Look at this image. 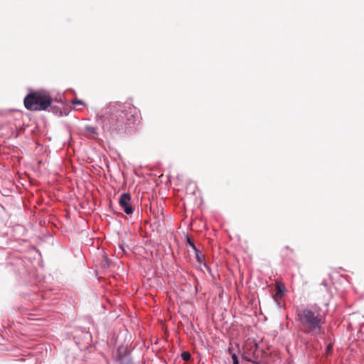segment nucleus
<instances>
[{
	"instance_id": "nucleus-10",
	"label": "nucleus",
	"mask_w": 364,
	"mask_h": 364,
	"mask_svg": "<svg viewBox=\"0 0 364 364\" xmlns=\"http://www.w3.org/2000/svg\"><path fill=\"white\" fill-rule=\"evenodd\" d=\"M73 104H74V105H82V104H83V102H82V100H80L75 99V100H74L73 101Z\"/></svg>"
},
{
	"instance_id": "nucleus-5",
	"label": "nucleus",
	"mask_w": 364,
	"mask_h": 364,
	"mask_svg": "<svg viewBox=\"0 0 364 364\" xmlns=\"http://www.w3.org/2000/svg\"><path fill=\"white\" fill-rule=\"evenodd\" d=\"M132 200L131 195L127 193H124L120 196L119 200V205L123 208L124 211L127 215H131L133 213L134 209L130 204Z\"/></svg>"
},
{
	"instance_id": "nucleus-7",
	"label": "nucleus",
	"mask_w": 364,
	"mask_h": 364,
	"mask_svg": "<svg viewBox=\"0 0 364 364\" xmlns=\"http://www.w3.org/2000/svg\"><path fill=\"white\" fill-rule=\"evenodd\" d=\"M193 250L195 253V257L197 262L200 264H202L204 262L205 257L196 247L195 245H193Z\"/></svg>"
},
{
	"instance_id": "nucleus-13",
	"label": "nucleus",
	"mask_w": 364,
	"mask_h": 364,
	"mask_svg": "<svg viewBox=\"0 0 364 364\" xmlns=\"http://www.w3.org/2000/svg\"><path fill=\"white\" fill-rule=\"evenodd\" d=\"M332 351V346L331 345H328L327 348H326V352L328 353H331Z\"/></svg>"
},
{
	"instance_id": "nucleus-3",
	"label": "nucleus",
	"mask_w": 364,
	"mask_h": 364,
	"mask_svg": "<svg viewBox=\"0 0 364 364\" xmlns=\"http://www.w3.org/2000/svg\"><path fill=\"white\" fill-rule=\"evenodd\" d=\"M25 107L31 111L47 109L53 102L50 94L46 90H38L28 94L23 100Z\"/></svg>"
},
{
	"instance_id": "nucleus-8",
	"label": "nucleus",
	"mask_w": 364,
	"mask_h": 364,
	"mask_svg": "<svg viewBox=\"0 0 364 364\" xmlns=\"http://www.w3.org/2000/svg\"><path fill=\"white\" fill-rule=\"evenodd\" d=\"M181 358L183 360L188 361L191 360V355L188 352L185 351L181 353Z\"/></svg>"
},
{
	"instance_id": "nucleus-6",
	"label": "nucleus",
	"mask_w": 364,
	"mask_h": 364,
	"mask_svg": "<svg viewBox=\"0 0 364 364\" xmlns=\"http://www.w3.org/2000/svg\"><path fill=\"white\" fill-rule=\"evenodd\" d=\"M285 291V287L281 282L276 283V293L274 296V299L282 298Z\"/></svg>"
},
{
	"instance_id": "nucleus-11",
	"label": "nucleus",
	"mask_w": 364,
	"mask_h": 364,
	"mask_svg": "<svg viewBox=\"0 0 364 364\" xmlns=\"http://www.w3.org/2000/svg\"><path fill=\"white\" fill-rule=\"evenodd\" d=\"M187 243L193 249V245H194V242H193V241L190 237L187 238Z\"/></svg>"
},
{
	"instance_id": "nucleus-4",
	"label": "nucleus",
	"mask_w": 364,
	"mask_h": 364,
	"mask_svg": "<svg viewBox=\"0 0 364 364\" xmlns=\"http://www.w3.org/2000/svg\"><path fill=\"white\" fill-rule=\"evenodd\" d=\"M243 358L248 362L256 363L257 345L253 341H247L244 346Z\"/></svg>"
},
{
	"instance_id": "nucleus-2",
	"label": "nucleus",
	"mask_w": 364,
	"mask_h": 364,
	"mask_svg": "<svg viewBox=\"0 0 364 364\" xmlns=\"http://www.w3.org/2000/svg\"><path fill=\"white\" fill-rule=\"evenodd\" d=\"M295 321L299 331L313 336L323 333L326 314L317 305H310L296 310Z\"/></svg>"
},
{
	"instance_id": "nucleus-1",
	"label": "nucleus",
	"mask_w": 364,
	"mask_h": 364,
	"mask_svg": "<svg viewBox=\"0 0 364 364\" xmlns=\"http://www.w3.org/2000/svg\"><path fill=\"white\" fill-rule=\"evenodd\" d=\"M104 129L112 134H122L139 119V110L131 104L114 102L99 116Z\"/></svg>"
},
{
	"instance_id": "nucleus-12",
	"label": "nucleus",
	"mask_w": 364,
	"mask_h": 364,
	"mask_svg": "<svg viewBox=\"0 0 364 364\" xmlns=\"http://www.w3.org/2000/svg\"><path fill=\"white\" fill-rule=\"evenodd\" d=\"M120 364H132V363L127 358H124L121 360Z\"/></svg>"
},
{
	"instance_id": "nucleus-9",
	"label": "nucleus",
	"mask_w": 364,
	"mask_h": 364,
	"mask_svg": "<svg viewBox=\"0 0 364 364\" xmlns=\"http://www.w3.org/2000/svg\"><path fill=\"white\" fill-rule=\"evenodd\" d=\"M232 359L233 364H239V361H238L237 357V355L235 353H233L232 355Z\"/></svg>"
}]
</instances>
